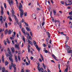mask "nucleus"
Masks as SVG:
<instances>
[{
	"instance_id": "obj_1",
	"label": "nucleus",
	"mask_w": 72,
	"mask_h": 72,
	"mask_svg": "<svg viewBox=\"0 0 72 72\" xmlns=\"http://www.w3.org/2000/svg\"><path fill=\"white\" fill-rule=\"evenodd\" d=\"M19 10L20 12V16L21 18L22 17V16L23 15V14H24V13L23 12V10L21 8H19Z\"/></svg>"
},
{
	"instance_id": "obj_2",
	"label": "nucleus",
	"mask_w": 72,
	"mask_h": 72,
	"mask_svg": "<svg viewBox=\"0 0 72 72\" xmlns=\"http://www.w3.org/2000/svg\"><path fill=\"white\" fill-rule=\"evenodd\" d=\"M9 55L10 57H9V58L10 59V60L12 62V65H13V64L12 63L13 62V59H12V53H11L10 54H9Z\"/></svg>"
},
{
	"instance_id": "obj_3",
	"label": "nucleus",
	"mask_w": 72,
	"mask_h": 72,
	"mask_svg": "<svg viewBox=\"0 0 72 72\" xmlns=\"http://www.w3.org/2000/svg\"><path fill=\"white\" fill-rule=\"evenodd\" d=\"M21 31L24 34V35L26 36V33L25 32V30L24 28H22Z\"/></svg>"
},
{
	"instance_id": "obj_4",
	"label": "nucleus",
	"mask_w": 72,
	"mask_h": 72,
	"mask_svg": "<svg viewBox=\"0 0 72 72\" xmlns=\"http://www.w3.org/2000/svg\"><path fill=\"white\" fill-rule=\"evenodd\" d=\"M9 4L11 6V4H13V0H10V1L8 2Z\"/></svg>"
},
{
	"instance_id": "obj_5",
	"label": "nucleus",
	"mask_w": 72,
	"mask_h": 72,
	"mask_svg": "<svg viewBox=\"0 0 72 72\" xmlns=\"http://www.w3.org/2000/svg\"><path fill=\"white\" fill-rule=\"evenodd\" d=\"M2 60L3 63H4V56L3 55L2 56Z\"/></svg>"
},
{
	"instance_id": "obj_6",
	"label": "nucleus",
	"mask_w": 72,
	"mask_h": 72,
	"mask_svg": "<svg viewBox=\"0 0 72 72\" xmlns=\"http://www.w3.org/2000/svg\"><path fill=\"white\" fill-rule=\"evenodd\" d=\"M11 32H12V31H11V30H9L7 32V33L8 35H10L11 34Z\"/></svg>"
},
{
	"instance_id": "obj_7",
	"label": "nucleus",
	"mask_w": 72,
	"mask_h": 72,
	"mask_svg": "<svg viewBox=\"0 0 72 72\" xmlns=\"http://www.w3.org/2000/svg\"><path fill=\"white\" fill-rule=\"evenodd\" d=\"M53 12L54 14V15H56V14H57V12H56V10H53Z\"/></svg>"
},
{
	"instance_id": "obj_8",
	"label": "nucleus",
	"mask_w": 72,
	"mask_h": 72,
	"mask_svg": "<svg viewBox=\"0 0 72 72\" xmlns=\"http://www.w3.org/2000/svg\"><path fill=\"white\" fill-rule=\"evenodd\" d=\"M7 50L9 54L10 55V54L12 53H11V51H10V50H9V48H8Z\"/></svg>"
},
{
	"instance_id": "obj_9",
	"label": "nucleus",
	"mask_w": 72,
	"mask_h": 72,
	"mask_svg": "<svg viewBox=\"0 0 72 72\" xmlns=\"http://www.w3.org/2000/svg\"><path fill=\"white\" fill-rule=\"evenodd\" d=\"M28 42H29L30 44H31V45H33V44H32V42H31V40L28 39Z\"/></svg>"
},
{
	"instance_id": "obj_10",
	"label": "nucleus",
	"mask_w": 72,
	"mask_h": 72,
	"mask_svg": "<svg viewBox=\"0 0 72 72\" xmlns=\"http://www.w3.org/2000/svg\"><path fill=\"white\" fill-rule=\"evenodd\" d=\"M12 64H13V65H12V62H11V66H10L9 67V68L11 70V69H12V66H14V65L13 64V62L12 63Z\"/></svg>"
},
{
	"instance_id": "obj_11",
	"label": "nucleus",
	"mask_w": 72,
	"mask_h": 72,
	"mask_svg": "<svg viewBox=\"0 0 72 72\" xmlns=\"http://www.w3.org/2000/svg\"><path fill=\"white\" fill-rule=\"evenodd\" d=\"M14 66H13V67H14V71H16V68L15 67V66H16V65H15V64H14Z\"/></svg>"
},
{
	"instance_id": "obj_12",
	"label": "nucleus",
	"mask_w": 72,
	"mask_h": 72,
	"mask_svg": "<svg viewBox=\"0 0 72 72\" xmlns=\"http://www.w3.org/2000/svg\"><path fill=\"white\" fill-rule=\"evenodd\" d=\"M22 5L21 3H20V5L19 6V9H22Z\"/></svg>"
},
{
	"instance_id": "obj_13",
	"label": "nucleus",
	"mask_w": 72,
	"mask_h": 72,
	"mask_svg": "<svg viewBox=\"0 0 72 72\" xmlns=\"http://www.w3.org/2000/svg\"><path fill=\"white\" fill-rule=\"evenodd\" d=\"M11 12L12 13V16H13L14 15V10H12V11H11Z\"/></svg>"
},
{
	"instance_id": "obj_14",
	"label": "nucleus",
	"mask_w": 72,
	"mask_h": 72,
	"mask_svg": "<svg viewBox=\"0 0 72 72\" xmlns=\"http://www.w3.org/2000/svg\"><path fill=\"white\" fill-rule=\"evenodd\" d=\"M11 50L12 51L13 53H14L15 51V50L14 49V48H11Z\"/></svg>"
},
{
	"instance_id": "obj_15",
	"label": "nucleus",
	"mask_w": 72,
	"mask_h": 72,
	"mask_svg": "<svg viewBox=\"0 0 72 72\" xmlns=\"http://www.w3.org/2000/svg\"><path fill=\"white\" fill-rule=\"evenodd\" d=\"M58 68L59 69V72H62V71H61L60 69V64H58Z\"/></svg>"
},
{
	"instance_id": "obj_16",
	"label": "nucleus",
	"mask_w": 72,
	"mask_h": 72,
	"mask_svg": "<svg viewBox=\"0 0 72 72\" xmlns=\"http://www.w3.org/2000/svg\"><path fill=\"white\" fill-rule=\"evenodd\" d=\"M47 33L48 35V37L49 38H50V33L49 32H47Z\"/></svg>"
},
{
	"instance_id": "obj_17",
	"label": "nucleus",
	"mask_w": 72,
	"mask_h": 72,
	"mask_svg": "<svg viewBox=\"0 0 72 72\" xmlns=\"http://www.w3.org/2000/svg\"><path fill=\"white\" fill-rule=\"evenodd\" d=\"M12 17H14V18L15 20V21H17V17H16V16L15 15H14L13 16H12Z\"/></svg>"
},
{
	"instance_id": "obj_18",
	"label": "nucleus",
	"mask_w": 72,
	"mask_h": 72,
	"mask_svg": "<svg viewBox=\"0 0 72 72\" xmlns=\"http://www.w3.org/2000/svg\"><path fill=\"white\" fill-rule=\"evenodd\" d=\"M9 64V62L7 61H6L5 62V66H6L8 65Z\"/></svg>"
},
{
	"instance_id": "obj_19",
	"label": "nucleus",
	"mask_w": 72,
	"mask_h": 72,
	"mask_svg": "<svg viewBox=\"0 0 72 72\" xmlns=\"http://www.w3.org/2000/svg\"><path fill=\"white\" fill-rule=\"evenodd\" d=\"M40 57H41L42 59V60H43V61H44V58H43V56L41 54H40Z\"/></svg>"
},
{
	"instance_id": "obj_20",
	"label": "nucleus",
	"mask_w": 72,
	"mask_h": 72,
	"mask_svg": "<svg viewBox=\"0 0 72 72\" xmlns=\"http://www.w3.org/2000/svg\"><path fill=\"white\" fill-rule=\"evenodd\" d=\"M22 40H23V41H24V42H25V38L24 37L22 36Z\"/></svg>"
},
{
	"instance_id": "obj_21",
	"label": "nucleus",
	"mask_w": 72,
	"mask_h": 72,
	"mask_svg": "<svg viewBox=\"0 0 72 72\" xmlns=\"http://www.w3.org/2000/svg\"><path fill=\"white\" fill-rule=\"evenodd\" d=\"M2 69H2V72H5V68L3 67L2 68Z\"/></svg>"
},
{
	"instance_id": "obj_22",
	"label": "nucleus",
	"mask_w": 72,
	"mask_h": 72,
	"mask_svg": "<svg viewBox=\"0 0 72 72\" xmlns=\"http://www.w3.org/2000/svg\"><path fill=\"white\" fill-rule=\"evenodd\" d=\"M26 28L27 30V31H31V29H30V28H29L28 27H26Z\"/></svg>"
},
{
	"instance_id": "obj_23",
	"label": "nucleus",
	"mask_w": 72,
	"mask_h": 72,
	"mask_svg": "<svg viewBox=\"0 0 72 72\" xmlns=\"http://www.w3.org/2000/svg\"><path fill=\"white\" fill-rule=\"evenodd\" d=\"M52 56H53V57L54 58L55 60H57V59H56V58H57V57H55V56L54 55H53Z\"/></svg>"
},
{
	"instance_id": "obj_24",
	"label": "nucleus",
	"mask_w": 72,
	"mask_h": 72,
	"mask_svg": "<svg viewBox=\"0 0 72 72\" xmlns=\"http://www.w3.org/2000/svg\"><path fill=\"white\" fill-rule=\"evenodd\" d=\"M37 68L38 69V70L39 72H41V70L40 69V66H38L37 67Z\"/></svg>"
},
{
	"instance_id": "obj_25",
	"label": "nucleus",
	"mask_w": 72,
	"mask_h": 72,
	"mask_svg": "<svg viewBox=\"0 0 72 72\" xmlns=\"http://www.w3.org/2000/svg\"><path fill=\"white\" fill-rule=\"evenodd\" d=\"M68 67L65 70L64 72H68Z\"/></svg>"
},
{
	"instance_id": "obj_26",
	"label": "nucleus",
	"mask_w": 72,
	"mask_h": 72,
	"mask_svg": "<svg viewBox=\"0 0 72 72\" xmlns=\"http://www.w3.org/2000/svg\"><path fill=\"white\" fill-rule=\"evenodd\" d=\"M6 19V17H5V16H4L3 19V21L4 22H5Z\"/></svg>"
},
{
	"instance_id": "obj_27",
	"label": "nucleus",
	"mask_w": 72,
	"mask_h": 72,
	"mask_svg": "<svg viewBox=\"0 0 72 72\" xmlns=\"http://www.w3.org/2000/svg\"><path fill=\"white\" fill-rule=\"evenodd\" d=\"M18 59L19 60V61H21V58H20V56H19V55H18Z\"/></svg>"
},
{
	"instance_id": "obj_28",
	"label": "nucleus",
	"mask_w": 72,
	"mask_h": 72,
	"mask_svg": "<svg viewBox=\"0 0 72 72\" xmlns=\"http://www.w3.org/2000/svg\"><path fill=\"white\" fill-rule=\"evenodd\" d=\"M40 69V71H41L42 72H44V70H43V69L42 68H41L40 69Z\"/></svg>"
},
{
	"instance_id": "obj_29",
	"label": "nucleus",
	"mask_w": 72,
	"mask_h": 72,
	"mask_svg": "<svg viewBox=\"0 0 72 72\" xmlns=\"http://www.w3.org/2000/svg\"><path fill=\"white\" fill-rule=\"evenodd\" d=\"M61 4H62V5H64V4H65V2H64L63 1H61Z\"/></svg>"
},
{
	"instance_id": "obj_30",
	"label": "nucleus",
	"mask_w": 72,
	"mask_h": 72,
	"mask_svg": "<svg viewBox=\"0 0 72 72\" xmlns=\"http://www.w3.org/2000/svg\"><path fill=\"white\" fill-rule=\"evenodd\" d=\"M3 16H1L0 17V20H3Z\"/></svg>"
},
{
	"instance_id": "obj_31",
	"label": "nucleus",
	"mask_w": 72,
	"mask_h": 72,
	"mask_svg": "<svg viewBox=\"0 0 72 72\" xmlns=\"http://www.w3.org/2000/svg\"><path fill=\"white\" fill-rule=\"evenodd\" d=\"M5 25L6 28H7L8 27V24L6 22L5 23Z\"/></svg>"
},
{
	"instance_id": "obj_32",
	"label": "nucleus",
	"mask_w": 72,
	"mask_h": 72,
	"mask_svg": "<svg viewBox=\"0 0 72 72\" xmlns=\"http://www.w3.org/2000/svg\"><path fill=\"white\" fill-rule=\"evenodd\" d=\"M8 30V29H6L5 31H4V32H5V34H6V33H7Z\"/></svg>"
},
{
	"instance_id": "obj_33",
	"label": "nucleus",
	"mask_w": 72,
	"mask_h": 72,
	"mask_svg": "<svg viewBox=\"0 0 72 72\" xmlns=\"http://www.w3.org/2000/svg\"><path fill=\"white\" fill-rule=\"evenodd\" d=\"M72 52V50H71L68 51L67 52H68V53H71V52Z\"/></svg>"
},
{
	"instance_id": "obj_34",
	"label": "nucleus",
	"mask_w": 72,
	"mask_h": 72,
	"mask_svg": "<svg viewBox=\"0 0 72 72\" xmlns=\"http://www.w3.org/2000/svg\"><path fill=\"white\" fill-rule=\"evenodd\" d=\"M5 54L6 57H9V55H8V53H6Z\"/></svg>"
},
{
	"instance_id": "obj_35",
	"label": "nucleus",
	"mask_w": 72,
	"mask_h": 72,
	"mask_svg": "<svg viewBox=\"0 0 72 72\" xmlns=\"http://www.w3.org/2000/svg\"><path fill=\"white\" fill-rule=\"evenodd\" d=\"M33 41L34 44L35 45L37 44L35 40H33Z\"/></svg>"
},
{
	"instance_id": "obj_36",
	"label": "nucleus",
	"mask_w": 72,
	"mask_h": 72,
	"mask_svg": "<svg viewBox=\"0 0 72 72\" xmlns=\"http://www.w3.org/2000/svg\"><path fill=\"white\" fill-rule=\"evenodd\" d=\"M30 33L31 36L32 37H33V35H32V32H30Z\"/></svg>"
},
{
	"instance_id": "obj_37",
	"label": "nucleus",
	"mask_w": 72,
	"mask_h": 72,
	"mask_svg": "<svg viewBox=\"0 0 72 72\" xmlns=\"http://www.w3.org/2000/svg\"><path fill=\"white\" fill-rule=\"evenodd\" d=\"M24 23L25 25H26V26H28V24L26 22H24Z\"/></svg>"
},
{
	"instance_id": "obj_38",
	"label": "nucleus",
	"mask_w": 72,
	"mask_h": 72,
	"mask_svg": "<svg viewBox=\"0 0 72 72\" xmlns=\"http://www.w3.org/2000/svg\"><path fill=\"white\" fill-rule=\"evenodd\" d=\"M1 15H3V14H4V11H1Z\"/></svg>"
},
{
	"instance_id": "obj_39",
	"label": "nucleus",
	"mask_w": 72,
	"mask_h": 72,
	"mask_svg": "<svg viewBox=\"0 0 72 72\" xmlns=\"http://www.w3.org/2000/svg\"><path fill=\"white\" fill-rule=\"evenodd\" d=\"M9 19L10 22H12V19H11V17H9Z\"/></svg>"
},
{
	"instance_id": "obj_40",
	"label": "nucleus",
	"mask_w": 72,
	"mask_h": 72,
	"mask_svg": "<svg viewBox=\"0 0 72 72\" xmlns=\"http://www.w3.org/2000/svg\"><path fill=\"white\" fill-rule=\"evenodd\" d=\"M27 12H25L24 13V15L25 16H27Z\"/></svg>"
},
{
	"instance_id": "obj_41",
	"label": "nucleus",
	"mask_w": 72,
	"mask_h": 72,
	"mask_svg": "<svg viewBox=\"0 0 72 72\" xmlns=\"http://www.w3.org/2000/svg\"><path fill=\"white\" fill-rule=\"evenodd\" d=\"M3 36L4 35H3V33H1V39H2L3 37Z\"/></svg>"
},
{
	"instance_id": "obj_42",
	"label": "nucleus",
	"mask_w": 72,
	"mask_h": 72,
	"mask_svg": "<svg viewBox=\"0 0 72 72\" xmlns=\"http://www.w3.org/2000/svg\"><path fill=\"white\" fill-rule=\"evenodd\" d=\"M44 52H45L46 53H48V51L46 50H44Z\"/></svg>"
},
{
	"instance_id": "obj_43",
	"label": "nucleus",
	"mask_w": 72,
	"mask_h": 72,
	"mask_svg": "<svg viewBox=\"0 0 72 72\" xmlns=\"http://www.w3.org/2000/svg\"><path fill=\"white\" fill-rule=\"evenodd\" d=\"M10 40H13L14 39V37H10Z\"/></svg>"
},
{
	"instance_id": "obj_44",
	"label": "nucleus",
	"mask_w": 72,
	"mask_h": 72,
	"mask_svg": "<svg viewBox=\"0 0 72 72\" xmlns=\"http://www.w3.org/2000/svg\"><path fill=\"white\" fill-rule=\"evenodd\" d=\"M48 41H49V38H47L46 39V41L47 42H48Z\"/></svg>"
},
{
	"instance_id": "obj_45",
	"label": "nucleus",
	"mask_w": 72,
	"mask_h": 72,
	"mask_svg": "<svg viewBox=\"0 0 72 72\" xmlns=\"http://www.w3.org/2000/svg\"><path fill=\"white\" fill-rule=\"evenodd\" d=\"M66 48L68 50H69V46H67Z\"/></svg>"
},
{
	"instance_id": "obj_46",
	"label": "nucleus",
	"mask_w": 72,
	"mask_h": 72,
	"mask_svg": "<svg viewBox=\"0 0 72 72\" xmlns=\"http://www.w3.org/2000/svg\"><path fill=\"white\" fill-rule=\"evenodd\" d=\"M43 46L44 47H46V45L45 44H43Z\"/></svg>"
},
{
	"instance_id": "obj_47",
	"label": "nucleus",
	"mask_w": 72,
	"mask_h": 72,
	"mask_svg": "<svg viewBox=\"0 0 72 72\" xmlns=\"http://www.w3.org/2000/svg\"><path fill=\"white\" fill-rule=\"evenodd\" d=\"M19 46H18V45H17L16 44H15V48H17L19 47Z\"/></svg>"
},
{
	"instance_id": "obj_48",
	"label": "nucleus",
	"mask_w": 72,
	"mask_h": 72,
	"mask_svg": "<svg viewBox=\"0 0 72 72\" xmlns=\"http://www.w3.org/2000/svg\"><path fill=\"white\" fill-rule=\"evenodd\" d=\"M45 24V22H43L42 24V26L43 27H44V25Z\"/></svg>"
},
{
	"instance_id": "obj_49",
	"label": "nucleus",
	"mask_w": 72,
	"mask_h": 72,
	"mask_svg": "<svg viewBox=\"0 0 72 72\" xmlns=\"http://www.w3.org/2000/svg\"><path fill=\"white\" fill-rule=\"evenodd\" d=\"M19 36H21V31L19 32Z\"/></svg>"
},
{
	"instance_id": "obj_50",
	"label": "nucleus",
	"mask_w": 72,
	"mask_h": 72,
	"mask_svg": "<svg viewBox=\"0 0 72 72\" xmlns=\"http://www.w3.org/2000/svg\"><path fill=\"white\" fill-rule=\"evenodd\" d=\"M4 7L6 9V4H4Z\"/></svg>"
},
{
	"instance_id": "obj_51",
	"label": "nucleus",
	"mask_w": 72,
	"mask_h": 72,
	"mask_svg": "<svg viewBox=\"0 0 72 72\" xmlns=\"http://www.w3.org/2000/svg\"><path fill=\"white\" fill-rule=\"evenodd\" d=\"M40 48H38L37 49V50H38V51H40Z\"/></svg>"
},
{
	"instance_id": "obj_52",
	"label": "nucleus",
	"mask_w": 72,
	"mask_h": 72,
	"mask_svg": "<svg viewBox=\"0 0 72 72\" xmlns=\"http://www.w3.org/2000/svg\"><path fill=\"white\" fill-rule=\"evenodd\" d=\"M30 59H31V60H33V57H30Z\"/></svg>"
},
{
	"instance_id": "obj_53",
	"label": "nucleus",
	"mask_w": 72,
	"mask_h": 72,
	"mask_svg": "<svg viewBox=\"0 0 72 72\" xmlns=\"http://www.w3.org/2000/svg\"><path fill=\"white\" fill-rule=\"evenodd\" d=\"M12 36L13 37H15V35L13 34L12 35Z\"/></svg>"
},
{
	"instance_id": "obj_54",
	"label": "nucleus",
	"mask_w": 72,
	"mask_h": 72,
	"mask_svg": "<svg viewBox=\"0 0 72 72\" xmlns=\"http://www.w3.org/2000/svg\"><path fill=\"white\" fill-rule=\"evenodd\" d=\"M36 10H40V8H37Z\"/></svg>"
},
{
	"instance_id": "obj_55",
	"label": "nucleus",
	"mask_w": 72,
	"mask_h": 72,
	"mask_svg": "<svg viewBox=\"0 0 72 72\" xmlns=\"http://www.w3.org/2000/svg\"><path fill=\"white\" fill-rule=\"evenodd\" d=\"M22 23H23L24 22V19H22Z\"/></svg>"
},
{
	"instance_id": "obj_56",
	"label": "nucleus",
	"mask_w": 72,
	"mask_h": 72,
	"mask_svg": "<svg viewBox=\"0 0 72 72\" xmlns=\"http://www.w3.org/2000/svg\"><path fill=\"white\" fill-rule=\"evenodd\" d=\"M1 11H3L4 10V8L2 6L1 7Z\"/></svg>"
},
{
	"instance_id": "obj_57",
	"label": "nucleus",
	"mask_w": 72,
	"mask_h": 72,
	"mask_svg": "<svg viewBox=\"0 0 72 72\" xmlns=\"http://www.w3.org/2000/svg\"><path fill=\"white\" fill-rule=\"evenodd\" d=\"M1 22V23L2 24H3V20H0Z\"/></svg>"
},
{
	"instance_id": "obj_58",
	"label": "nucleus",
	"mask_w": 72,
	"mask_h": 72,
	"mask_svg": "<svg viewBox=\"0 0 72 72\" xmlns=\"http://www.w3.org/2000/svg\"><path fill=\"white\" fill-rule=\"evenodd\" d=\"M66 41H65L66 42V44H67V42H68V40H68V39H66Z\"/></svg>"
},
{
	"instance_id": "obj_59",
	"label": "nucleus",
	"mask_w": 72,
	"mask_h": 72,
	"mask_svg": "<svg viewBox=\"0 0 72 72\" xmlns=\"http://www.w3.org/2000/svg\"><path fill=\"white\" fill-rule=\"evenodd\" d=\"M4 44L5 45H6V42L5 41H4Z\"/></svg>"
},
{
	"instance_id": "obj_60",
	"label": "nucleus",
	"mask_w": 72,
	"mask_h": 72,
	"mask_svg": "<svg viewBox=\"0 0 72 72\" xmlns=\"http://www.w3.org/2000/svg\"><path fill=\"white\" fill-rule=\"evenodd\" d=\"M28 62H29V64H30V59H28Z\"/></svg>"
},
{
	"instance_id": "obj_61",
	"label": "nucleus",
	"mask_w": 72,
	"mask_h": 72,
	"mask_svg": "<svg viewBox=\"0 0 72 72\" xmlns=\"http://www.w3.org/2000/svg\"><path fill=\"white\" fill-rule=\"evenodd\" d=\"M26 64L27 66H28V62H26Z\"/></svg>"
},
{
	"instance_id": "obj_62",
	"label": "nucleus",
	"mask_w": 72,
	"mask_h": 72,
	"mask_svg": "<svg viewBox=\"0 0 72 72\" xmlns=\"http://www.w3.org/2000/svg\"><path fill=\"white\" fill-rule=\"evenodd\" d=\"M39 60L40 62H42V60L41 59V58H39Z\"/></svg>"
},
{
	"instance_id": "obj_63",
	"label": "nucleus",
	"mask_w": 72,
	"mask_h": 72,
	"mask_svg": "<svg viewBox=\"0 0 72 72\" xmlns=\"http://www.w3.org/2000/svg\"><path fill=\"white\" fill-rule=\"evenodd\" d=\"M51 61L52 62V63H55V62L53 60H51Z\"/></svg>"
},
{
	"instance_id": "obj_64",
	"label": "nucleus",
	"mask_w": 72,
	"mask_h": 72,
	"mask_svg": "<svg viewBox=\"0 0 72 72\" xmlns=\"http://www.w3.org/2000/svg\"><path fill=\"white\" fill-rule=\"evenodd\" d=\"M23 69H22V70H21V72H24V70H23Z\"/></svg>"
}]
</instances>
